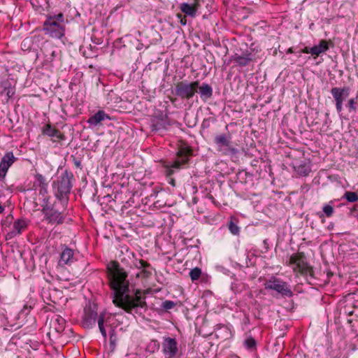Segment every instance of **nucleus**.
Returning a JSON list of instances; mask_svg holds the SVG:
<instances>
[{
  "label": "nucleus",
  "instance_id": "423d86ee",
  "mask_svg": "<svg viewBox=\"0 0 358 358\" xmlns=\"http://www.w3.org/2000/svg\"><path fill=\"white\" fill-rule=\"evenodd\" d=\"M351 88L350 86L334 87L331 89L336 112L338 114L344 110L345 103L350 99Z\"/></svg>",
  "mask_w": 358,
  "mask_h": 358
},
{
  "label": "nucleus",
  "instance_id": "a18cd8bd",
  "mask_svg": "<svg viewBox=\"0 0 358 358\" xmlns=\"http://www.w3.org/2000/svg\"><path fill=\"white\" fill-rule=\"evenodd\" d=\"M357 155H358V149H357Z\"/></svg>",
  "mask_w": 358,
  "mask_h": 358
},
{
  "label": "nucleus",
  "instance_id": "6e6552de",
  "mask_svg": "<svg viewBox=\"0 0 358 358\" xmlns=\"http://www.w3.org/2000/svg\"><path fill=\"white\" fill-rule=\"evenodd\" d=\"M97 305L89 302L86 304L83 310V314L81 320L82 327L85 329H92L95 326L96 322H98L99 314L97 312Z\"/></svg>",
  "mask_w": 358,
  "mask_h": 358
},
{
  "label": "nucleus",
  "instance_id": "cd10ccee",
  "mask_svg": "<svg viewBox=\"0 0 358 358\" xmlns=\"http://www.w3.org/2000/svg\"><path fill=\"white\" fill-rule=\"evenodd\" d=\"M228 228L231 234L238 236L240 234V227L233 221L231 218L228 223Z\"/></svg>",
  "mask_w": 358,
  "mask_h": 358
},
{
  "label": "nucleus",
  "instance_id": "79ce46f5",
  "mask_svg": "<svg viewBox=\"0 0 358 358\" xmlns=\"http://www.w3.org/2000/svg\"><path fill=\"white\" fill-rule=\"evenodd\" d=\"M170 100H171V102H173L176 100V99L171 98Z\"/></svg>",
  "mask_w": 358,
  "mask_h": 358
},
{
  "label": "nucleus",
  "instance_id": "1a4fd4ad",
  "mask_svg": "<svg viewBox=\"0 0 358 358\" xmlns=\"http://www.w3.org/2000/svg\"><path fill=\"white\" fill-rule=\"evenodd\" d=\"M41 211L44 215V220L48 224L59 225L64 222L65 218L64 213L55 209L54 205H42Z\"/></svg>",
  "mask_w": 358,
  "mask_h": 358
},
{
  "label": "nucleus",
  "instance_id": "4be33fe9",
  "mask_svg": "<svg viewBox=\"0 0 358 358\" xmlns=\"http://www.w3.org/2000/svg\"><path fill=\"white\" fill-rule=\"evenodd\" d=\"M106 120H110V117L104 110H99L95 114L90 116L87 122L92 126H96Z\"/></svg>",
  "mask_w": 358,
  "mask_h": 358
},
{
  "label": "nucleus",
  "instance_id": "6ab92c4d",
  "mask_svg": "<svg viewBox=\"0 0 358 358\" xmlns=\"http://www.w3.org/2000/svg\"><path fill=\"white\" fill-rule=\"evenodd\" d=\"M255 59V55L248 51H246L242 55L236 54L233 57V61L241 67L248 66Z\"/></svg>",
  "mask_w": 358,
  "mask_h": 358
},
{
  "label": "nucleus",
  "instance_id": "58836bf2",
  "mask_svg": "<svg viewBox=\"0 0 358 358\" xmlns=\"http://www.w3.org/2000/svg\"><path fill=\"white\" fill-rule=\"evenodd\" d=\"M293 52H294V51H293V48H289L287 50V52H286V53H287V54H291V53H293Z\"/></svg>",
  "mask_w": 358,
  "mask_h": 358
},
{
  "label": "nucleus",
  "instance_id": "c9c22d12",
  "mask_svg": "<svg viewBox=\"0 0 358 358\" xmlns=\"http://www.w3.org/2000/svg\"><path fill=\"white\" fill-rule=\"evenodd\" d=\"M301 169H303V171H301V172L303 173V174L304 176H307L309 173V172L310 171V168L307 167L306 166H301Z\"/></svg>",
  "mask_w": 358,
  "mask_h": 358
},
{
  "label": "nucleus",
  "instance_id": "2f4dec72",
  "mask_svg": "<svg viewBox=\"0 0 358 358\" xmlns=\"http://www.w3.org/2000/svg\"><path fill=\"white\" fill-rule=\"evenodd\" d=\"M47 19H53L55 22L63 24L64 15L62 13H59L58 15L50 16V17H48Z\"/></svg>",
  "mask_w": 358,
  "mask_h": 358
},
{
  "label": "nucleus",
  "instance_id": "5701e85b",
  "mask_svg": "<svg viewBox=\"0 0 358 358\" xmlns=\"http://www.w3.org/2000/svg\"><path fill=\"white\" fill-rule=\"evenodd\" d=\"M28 226L27 222L24 219H18L13 222V229L9 234L11 237L16 236L22 234Z\"/></svg>",
  "mask_w": 358,
  "mask_h": 358
},
{
  "label": "nucleus",
  "instance_id": "f3484780",
  "mask_svg": "<svg viewBox=\"0 0 358 358\" xmlns=\"http://www.w3.org/2000/svg\"><path fill=\"white\" fill-rule=\"evenodd\" d=\"M164 352L169 356V358L174 357L178 352V343L175 338H166L162 343Z\"/></svg>",
  "mask_w": 358,
  "mask_h": 358
},
{
  "label": "nucleus",
  "instance_id": "7ed1b4c3",
  "mask_svg": "<svg viewBox=\"0 0 358 358\" xmlns=\"http://www.w3.org/2000/svg\"><path fill=\"white\" fill-rule=\"evenodd\" d=\"M73 173L66 170L53 182L52 188L55 196L63 204L68 203L69 195L73 186Z\"/></svg>",
  "mask_w": 358,
  "mask_h": 358
},
{
  "label": "nucleus",
  "instance_id": "c756f323",
  "mask_svg": "<svg viewBox=\"0 0 358 358\" xmlns=\"http://www.w3.org/2000/svg\"><path fill=\"white\" fill-rule=\"evenodd\" d=\"M201 275V269L199 267L192 268L189 272V276L192 281L197 280Z\"/></svg>",
  "mask_w": 358,
  "mask_h": 358
},
{
  "label": "nucleus",
  "instance_id": "a878e982",
  "mask_svg": "<svg viewBox=\"0 0 358 358\" xmlns=\"http://www.w3.org/2000/svg\"><path fill=\"white\" fill-rule=\"evenodd\" d=\"M334 202L331 201L323 206L322 212L317 213V215L322 220V222H323V217L324 216L330 217L334 215Z\"/></svg>",
  "mask_w": 358,
  "mask_h": 358
},
{
  "label": "nucleus",
  "instance_id": "f257e3e1",
  "mask_svg": "<svg viewBox=\"0 0 358 358\" xmlns=\"http://www.w3.org/2000/svg\"><path fill=\"white\" fill-rule=\"evenodd\" d=\"M108 284L113 291V303L129 314L140 313L139 308L146 309L145 296L140 289L130 288L129 273L117 261L106 266Z\"/></svg>",
  "mask_w": 358,
  "mask_h": 358
},
{
  "label": "nucleus",
  "instance_id": "2eb2a0df",
  "mask_svg": "<svg viewBox=\"0 0 358 358\" xmlns=\"http://www.w3.org/2000/svg\"><path fill=\"white\" fill-rule=\"evenodd\" d=\"M201 0H192L190 3H182L180 5V9L185 15L195 17L201 6Z\"/></svg>",
  "mask_w": 358,
  "mask_h": 358
},
{
  "label": "nucleus",
  "instance_id": "ea45409f",
  "mask_svg": "<svg viewBox=\"0 0 358 358\" xmlns=\"http://www.w3.org/2000/svg\"><path fill=\"white\" fill-rule=\"evenodd\" d=\"M4 211V207L0 204V214Z\"/></svg>",
  "mask_w": 358,
  "mask_h": 358
},
{
  "label": "nucleus",
  "instance_id": "bb28decb",
  "mask_svg": "<svg viewBox=\"0 0 358 358\" xmlns=\"http://www.w3.org/2000/svg\"><path fill=\"white\" fill-rule=\"evenodd\" d=\"M51 328L58 334L62 333L65 329V320L61 316L57 315L52 322Z\"/></svg>",
  "mask_w": 358,
  "mask_h": 358
},
{
  "label": "nucleus",
  "instance_id": "c85d7f7f",
  "mask_svg": "<svg viewBox=\"0 0 358 358\" xmlns=\"http://www.w3.org/2000/svg\"><path fill=\"white\" fill-rule=\"evenodd\" d=\"M343 198L345 199L348 202L353 203L358 201V194L355 192L347 191Z\"/></svg>",
  "mask_w": 358,
  "mask_h": 358
},
{
  "label": "nucleus",
  "instance_id": "a19ab883",
  "mask_svg": "<svg viewBox=\"0 0 358 358\" xmlns=\"http://www.w3.org/2000/svg\"><path fill=\"white\" fill-rule=\"evenodd\" d=\"M154 127H155V130H157V129H159V128H158V127H157V124H156V125H154Z\"/></svg>",
  "mask_w": 358,
  "mask_h": 358
},
{
  "label": "nucleus",
  "instance_id": "c03bdc74",
  "mask_svg": "<svg viewBox=\"0 0 358 358\" xmlns=\"http://www.w3.org/2000/svg\"><path fill=\"white\" fill-rule=\"evenodd\" d=\"M356 218L358 220V213H357V215H355Z\"/></svg>",
  "mask_w": 358,
  "mask_h": 358
},
{
  "label": "nucleus",
  "instance_id": "e433bc0d",
  "mask_svg": "<svg viewBox=\"0 0 358 358\" xmlns=\"http://www.w3.org/2000/svg\"><path fill=\"white\" fill-rule=\"evenodd\" d=\"M300 52H302V53H306V54H311V48H309V47H304L301 51Z\"/></svg>",
  "mask_w": 358,
  "mask_h": 358
},
{
  "label": "nucleus",
  "instance_id": "f8f14e48",
  "mask_svg": "<svg viewBox=\"0 0 358 358\" xmlns=\"http://www.w3.org/2000/svg\"><path fill=\"white\" fill-rule=\"evenodd\" d=\"M231 135L230 134H217L214 138V143L217 148V150L224 154L228 152L235 153L236 149L231 145Z\"/></svg>",
  "mask_w": 358,
  "mask_h": 358
},
{
  "label": "nucleus",
  "instance_id": "0eeeda50",
  "mask_svg": "<svg viewBox=\"0 0 358 358\" xmlns=\"http://www.w3.org/2000/svg\"><path fill=\"white\" fill-rule=\"evenodd\" d=\"M264 286L266 289L275 291L282 296L291 297L293 296V292L288 283L275 276L272 275L265 280Z\"/></svg>",
  "mask_w": 358,
  "mask_h": 358
},
{
  "label": "nucleus",
  "instance_id": "dca6fc26",
  "mask_svg": "<svg viewBox=\"0 0 358 358\" xmlns=\"http://www.w3.org/2000/svg\"><path fill=\"white\" fill-rule=\"evenodd\" d=\"M135 266L141 271L136 274L138 278H148L152 275L153 268L151 265L143 259L136 260Z\"/></svg>",
  "mask_w": 358,
  "mask_h": 358
},
{
  "label": "nucleus",
  "instance_id": "7c9ffc66",
  "mask_svg": "<svg viewBox=\"0 0 358 358\" xmlns=\"http://www.w3.org/2000/svg\"><path fill=\"white\" fill-rule=\"evenodd\" d=\"M176 306L175 302L169 300L164 301L162 304V307L166 310L173 308Z\"/></svg>",
  "mask_w": 358,
  "mask_h": 358
},
{
  "label": "nucleus",
  "instance_id": "4c0bfd02",
  "mask_svg": "<svg viewBox=\"0 0 358 358\" xmlns=\"http://www.w3.org/2000/svg\"><path fill=\"white\" fill-rule=\"evenodd\" d=\"M169 183L171 185H172L173 187H175V186H176V180H175V179L170 178H169Z\"/></svg>",
  "mask_w": 358,
  "mask_h": 358
},
{
  "label": "nucleus",
  "instance_id": "a211bd4d",
  "mask_svg": "<svg viewBox=\"0 0 358 358\" xmlns=\"http://www.w3.org/2000/svg\"><path fill=\"white\" fill-rule=\"evenodd\" d=\"M74 250L65 246L60 254L59 265L64 266L66 265H71L75 261Z\"/></svg>",
  "mask_w": 358,
  "mask_h": 358
},
{
  "label": "nucleus",
  "instance_id": "9d476101",
  "mask_svg": "<svg viewBox=\"0 0 358 358\" xmlns=\"http://www.w3.org/2000/svg\"><path fill=\"white\" fill-rule=\"evenodd\" d=\"M43 29L45 34L51 38H61L65 34L64 24L56 23L53 19H47L43 23Z\"/></svg>",
  "mask_w": 358,
  "mask_h": 358
},
{
  "label": "nucleus",
  "instance_id": "37998d69",
  "mask_svg": "<svg viewBox=\"0 0 358 358\" xmlns=\"http://www.w3.org/2000/svg\"><path fill=\"white\" fill-rule=\"evenodd\" d=\"M2 194L3 193L1 192V191L0 190V198L2 196Z\"/></svg>",
  "mask_w": 358,
  "mask_h": 358
},
{
  "label": "nucleus",
  "instance_id": "f704fd0d",
  "mask_svg": "<svg viewBox=\"0 0 358 358\" xmlns=\"http://www.w3.org/2000/svg\"><path fill=\"white\" fill-rule=\"evenodd\" d=\"M71 157L73 158V162L74 165L77 168H80L81 167V162H80V160L78 159L76 157H75L73 155L71 156Z\"/></svg>",
  "mask_w": 358,
  "mask_h": 358
},
{
  "label": "nucleus",
  "instance_id": "39448f33",
  "mask_svg": "<svg viewBox=\"0 0 358 358\" xmlns=\"http://www.w3.org/2000/svg\"><path fill=\"white\" fill-rule=\"evenodd\" d=\"M199 84H200L199 80L193 82L182 80L178 82L175 85L173 93L181 99L189 100L198 92Z\"/></svg>",
  "mask_w": 358,
  "mask_h": 358
},
{
  "label": "nucleus",
  "instance_id": "4468645a",
  "mask_svg": "<svg viewBox=\"0 0 358 358\" xmlns=\"http://www.w3.org/2000/svg\"><path fill=\"white\" fill-rule=\"evenodd\" d=\"M16 159L13 152H7L2 157L0 162V181L5 178L8 169Z\"/></svg>",
  "mask_w": 358,
  "mask_h": 358
},
{
  "label": "nucleus",
  "instance_id": "f03ea898",
  "mask_svg": "<svg viewBox=\"0 0 358 358\" xmlns=\"http://www.w3.org/2000/svg\"><path fill=\"white\" fill-rule=\"evenodd\" d=\"M287 265L292 268L296 276L300 275L306 278H315L313 267L308 263L305 254L302 252L292 254Z\"/></svg>",
  "mask_w": 358,
  "mask_h": 358
},
{
  "label": "nucleus",
  "instance_id": "393cba45",
  "mask_svg": "<svg viewBox=\"0 0 358 358\" xmlns=\"http://www.w3.org/2000/svg\"><path fill=\"white\" fill-rule=\"evenodd\" d=\"M344 109L346 110L348 114H355L357 112L358 98L356 95L348 100V103H345Z\"/></svg>",
  "mask_w": 358,
  "mask_h": 358
},
{
  "label": "nucleus",
  "instance_id": "ddd939ff",
  "mask_svg": "<svg viewBox=\"0 0 358 358\" xmlns=\"http://www.w3.org/2000/svg\"><path fill=\"white\" fill-rule=\"evenodd\" d=\"M118 325L115 315L107 313L105 312L101 313L98 318V327L99 331L106 339L107 338V333L105 327H116Z\"/></svg>",
  "mask_w": 358,
  "mask_h": 358
},
{
  "label": "nucleus",
  "instance_id": "b1692460",
  "mask_svg": "<svg viewBox=\"0 0 358 358\" xmlns=\"http://www.w3.org/2000/svg\"><path fill=\"white\" fill-rule=\"evenodd\" d=\"M198 92L200 97L203 101H206L213 96V88L209 84L203 83L201 85H199Z\"/></svg>",
  "mask_w": 358,
  "mask_h": 358
},
{
  "label": "nucleus",
  "instance_id": "20e7f679",
  "mask_svg": "<svg viewBox=\"0 0 358 358\" xmlns=\"http://www.w3.org/2000/svg\"><path fill=\"white\" fill-rule=\"evenodd\" d=\"M192 155V150L187 145H181L177 152L178 159L172 164H169L164 160H161L160 163L164 169V173L167 178H170L174 173V169H180L182 166L188 163L189 157Z\"/></svg>",
  "mask_w": 358,
  "mask_h": 358
},
{
  "label": "nucleus",
  "instance_id": "412c9836",
  "mask_svg": "<svg viewBox=\"0 0 358 358\" xmlns=\"http://www.w3.org/2000/svg\"><path fill=\"white\" fill-rule=\"evenodd\" d=\"M43 135H46L50 137H55L59 141H64L65 136L58 129L52 127L50 124H46L42 128Z\"/></svg>",
  "mask_w": 358,
  "mask_h": 358
},
{
  "label": "nucleus",
  "instance_id": "473e14b6",
  "mask_svg": "<svg viewBox=\"0 0 358 358\" xmlns=\"http://www.w3.org/2000/svg\"><path fill=\"white\" fill-rule=\"evenodd\" d=\"M245 345L247 348L252 349L256 346V341L253 338H248L245 340Z\"/></svg>",
  "mask_w": 358,
  "mask_h": 358
},
{
  "label": "nucleus",
  "instance_id": "72a5a7b5",
  "mask_svg": "<svg viewBox=\"0 0 358 358\" xmlns=\"http://www.w3.org/2000/svg\"><path fill=\"white\" fill-rule=\"evenodd\" d=\"M176 16L178 19H180V22L182 25H185L187 24L186 16L182 15L180 13H178Z\"/></svg>",
  "mask_w": 358,
  "mask_h": 358
},
{
  "label": "nucleus",
  "instance_id": "9b49d317",
  "mask_svg": "<svg viewBox=\"0 0 358 358\" xmlns=\"http://www.w3.org/2000/svg\"><path fill=\"white\" fill-rule=\"evenodd\" d=\"M34 189L38 192L39 199L42 201V205L50 204V196L48 195V184L45 178L40 173L35 176V180L33 184Z\"/></svg>",
  "mask_w": 358,
  "mask_h": 358
},
{
  "label": "nucleus",
  "instance_id": "aec40b11",
  "mask_svg": "<svg viewBox=\"0 0 358 358\" xmlns=\"http://www.w3.org/2000/svg\"><path fill=\"white\" fill-rule=\"evenodd\" d=\"M330 45H333V43L331 41L324 39L320 40L318 45H315L311 48V55L315 59L321 54L326 52Z\"/></svg>",
  "mask_w": 358,
  "mask_h": 358
}]
</instances>
